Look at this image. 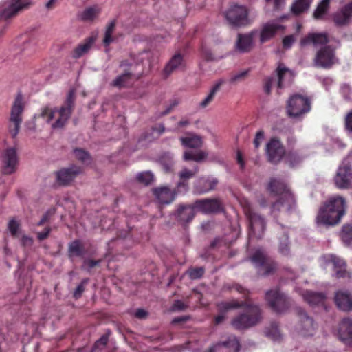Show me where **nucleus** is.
<instances>
[{
  "label": "nucleus",
  "mask_w": 352,
  "mask_h": 352,
  "mask_svg": "<svg viewBox=\"0 0 352 352\" xmlns=\"http://www.w3.org/2000/svg\"><path fill=\"white\" fill-rule=\"evenodd\" d=\"M346 202L341 196L329 199L320 208L316 217L318 226L330 227L338 224L344 216Z\"/></svg>",
  "instance_id": "obj_1"
},
{
  "label": "nucleus",
  "mask_w": 352,
  "mask_h": 352,
  "mask_svg": "<svg viewBox=\"0 0 352 352\" xmlns=\"http://www.w3.org/2000/svg\"><path fill=\"white\" fill-rule=\"evenodd\" d=\"M220 309L228 311L231 309L244 307L243 313L233 318L232 327L239 330L245 329L257 324L261 320V312L257 305L240 303L233 300L230 302H223L220 304Z\"/></svg>",
  "instance_id": "obj_2"
},
{
  "label": "nucleus",
  "mask_w": 352,
  "mask_h": 352,
  "mask_svg": "<svg viewBox=\"0 0 352 352\" xmlns=\"http://www.w3.org/2000/svg\"><path fill=\"white\" fill-rule=\"evenodd\" d=\"M75 100V91L71 89L67 96L64 105L60 108H52L46 106L41 109L39 117L46 122L50 123L53 129L63 128L71 116Z\"/></svg>",
  "instance_id": "obj_3"
},
{
  "label": "nucleus",
  "mask_w": 352,
  "mask_h": 352,
  "mask_svg": "<svg viewBox=\"0 0 352 352\" xmlns=\"http://www.w3.org/2000/svg\"><path fill=\"white\" fill-rule=\"evenodd\" d=\"M267 189L270 192L280 195L279 199L272 206L271 212L275 218L285 215L294 208L295 199L284 182L272 179Z\"/></svg>",
  "instance_id": "obj_4"
},
{
  "label": "nucleus",
  "mask_w": 352,
  "mask_h": 352,
  "mask_svg": "<svg viewBox=\"0 0 352 352\" xmlns=\"http://www.w3.org/2000/svg\"><path fill=\"white\" fill-rule=\"evenodd\" d=\"M310 110L311 101L308 97L296 94L289 98L286 111L290 118L300 120Z\"/></svg>",
  "instance_id": "obj_5"
},
{
  "label": "nucleus",
  "mask_w": 352,
  "mask_h": 352,
  "mask_svg": "<svg viewBox=\"0 0 352 352\" xmlns=\"http://www.w3.org/2000/svg\"><path fill=\"white\" fill-rule=\"evenodd\" d=\"M224 16L228 23L235 28L244 27L252 23L248 18V9L243 6H231L225 12Z\"/></svg>",
  "instance_id": "obj_6"
},
{
  "label": "nucleus",
  "mask_w": 352,
  "mask_h": 352,
  "mask_svg": "<svg viewBox=\"0 0 352 352\" xmlns=\"http://www.w3.org/2000/svg\"><path fill=\"white\" fill-rule=\"evenodd\" d=\"M244 212L249 221V235L251 238L261 239L266 228L265 219L250 208H244Z\"/></svg>",
  "instance_id": "obj_7"
},
{
  "label": "nucleus",
  "mask_w": 352,
  "mask_h": 352,
  "mask_svg": "<svg viewBox=\"0 0 352 352\" xmlns=\"http://www.w3.org/2000/svg\"><path fill=\"white\" fill-rule=\"evenodd\" d=\"M30 0H8L0 10V19L8 20L17 16L20 12L29 8Z\"/></svg>",
  "instance_id": "obj_8"
},
{
  "label": "nucleus",
  "mask_w": 352,
  "mask_h": 352,
  "mask_svg": "<svg viewBox=\"0 0 352 352\" xmlns=\"http://www.w3.org/2000/svg\"><path fill=\"white\" fill-rule=\"evenodd\" d=\"M23 111V96L19 94L14 102L10 113V124L9 131L12 138L19 133L20 125L22 122L21 114Z\"/></svg>",
  "instance_id": "obj_9"
},
{
  "label": "nucleus",
  "mask_w": 352,
  "mask_h": 352,
  "mask_svg": "<svg viewBox=\"0 0 352 352\" xmlns=\"http://www.w3.org/2000/svg\"><path fill=\"white\" fill-rule=\"evenodd\" d=\"M251 261L256 267H259L258 273L263 276L270 274L276 267L274 262L270 260L261 249L255 251Z\"/></svg>",
  "instance_id": "obj_10"
},
{
  "label": "nucleus",
  "mask_w": 352,
  "mask_h": 352,
  "mask_svg": "<svg viewBox=\"0 0 352 352\" xmlns=\"http://www.w3.org/2000/svg\"><path fill=\"white\" fill-rule=\"evenodd\" d=\"M334 184L339 189L352 188V167L344 162L338 168L334 177Z\"/></svg>",
  "instance_id": "obj_11"
},
{
  "label": "nucleus",
  "mask_w": 352,
  "mask_h": 352,
  "mask_svg": "<svg viewBox=\"0 0 352 352\" xmlns=\"http://www.w3.org/2000/svg\"><path fill=\"white\" fill-rule=\"evenodd\" d=\"M265 298L270 307L276 312H283L288 308L286 296L277 289L267 291Z\"/></svg>",
  "instance_id": "obj_12"
},
{
  "label": "nucleus",
  "mask_w": 352,
  "mask_h": 352,
  "mask_svg": "<svg viewBox=\"0 0 352 352\" xmlns=\"http://www.w3.org/2000/svg\"><path fill=\"white\" fill-rule=\"evenodd\" d=\"M285 153V148L280 141L272 138L266 145V154L268 160L273 164L278 163Z\"/></svg>",
  "instance_id": "obj_13"
},
{
  "label": "nucleus",
  "mask_w": 352,
  "mask_h": 352,
  "mask_svg": "<svg viewBox=\"0 0 352 352\" xmlns=\"http://www.w3.org/2000/svg\"><path fill=\"white\" fill-rule=\"evenodd\" d=\"M258 34V32L256 30L245 34H238L235 49L241 53L250 52L254 46L255 38Z\"/></svg>",
  "instance_id": "obj_14"
},
{
  "label": "nucleus",
  "mask_w": 352,
  "mask_h": 352,
  "mask_svg": "<svg viewBox=\"0 0 352 352\" xmlns=\"http://www.w3.org/2000/svg\"><path fill=\"white\" fill-rule=\"evenodd\" d=\"M2 171L10 175L15 172L18 165V155L14 148H8L4 151L1 156Z\"/></svg>",
  "instance_id": "obj_15"
},
{
  "label": "nucleus",
  "mask_w": 352,
  "mask_h": 352,
  "mask_svg": "<svg viewBox=\"0 0 352 352\" xmlns=\"http://www.w3.org/2000/svg\"><path fill=\"white\" fill-rule=\"evenodd\" d=\"M195 208L205 214L217 213L223 210L221 200L217 198L197 200L195 202Z\"/></svg>",
  "instance_id": "obj_16"
},
{
  "label": "nucleus",
  "mask_w": 352,
  "mask_h": 352,
  "mask_svg": "<svg viewBox=\"0 0 352 352\" xmlns=\"http://www.w3.org/2000/svg\"><path fill=\"white\" fill-rule=\"evenodd\" d=\"M333 50L327 46L320 50L315 58V64L321 67H329L336 63Z\"/></svg>",
  "instance_id": "obj_17"
},
{
  "label": "nucleus",
  "mask_w": 352,
  "mask_h": 352,
  "mask_svg": "<svg viewBox=\"0 0 352 352\" xmlns=\"http://www.w3.org/2000/svg\"><path fill=\"white\" fill-rule=\"evenodd\" d=\"M218 182L217 179L212 176L201 177L195 183V192L202 195L212 191L215 189Z\"/></svg>",
  "instance_id": "obj_18"
},
{
  "label": "nucleus",
  "mask_w": 352,
  "mask_h": 352,
  "mask_svg": "<svg viewBox=\"0 0 352 352\" xmlns=\"http://www.w3.org/2000/svg\"><path fill=\"white\" fill-rule=\"evenodd\" d=\"M82 173V169L76 166L72 165L66 168H62L56 173V180L60 185H67L74 179Z\"/></svg>",
  "instance_id": "obj_19"
},
{
  "label": "nucleus",
  "mask_w": 352,
  "mask_h": 352,
  "mask_svg": "<svg viewBox=\"0 0 352 352\" xmlns=\"http://www.w3.org/2000/svg\"><path fill=\"white\" fill-rule=\"evenodd\" d=\"M283 29V26L276 21L264 23L260 31V42L264 43L272 39L276 34Z\"/></svg>",
  "instance_id": "obj_20"
},
{
  "label": "nucleus",
  "mask_w": 352,
  "mask_h": 352,
  "mask_svg": "<svg viewBox=\"0 0 352 352\" xmlns=\"http://www.w3.org/2000/svg\"><path fill=\"white\" fill-rule=\"evenodd\" d=\"M153 193L157 201L161 204H170L176 197L177 190H172L168 186H160L153 189Z\"/></svg>",
  "instance_id": "obj_21"
},
{
  "label": "nucleus",
  "mask_w": 352,
  "mask_h": 352,
  "mask_svg": "<svg viewBox=\"0 0 352 352\" xmlns=\"http://www.w3.org/2000/svg\"><path fill=\"white\" fill-rule=\"evenodd\" d=\"M199 172V167L195 166L192 169H188L186 167L182 168L179 173V182L177 184L176 188L178 192L185 193L188 189L187 181L194 177Z\"/></svg>",
  "instance_id": "obj_22"
},
{
  "label": "nucleus",
  "mask_w": 352,
  "mask_h": 352,
  "mask_svg": "<svg viewBox=\"0 0 352 352\" xmlns=\"http://www.w3.org/2000/svg\"><path fill=\"white\" fill-rule=\"evenodd\" d=\"M315 324L311 318L308 316L305 312H300V324L298 327L299 333L302 336H313L315 332Z\"/></svg>",
  "instance_id": "obj_23"
},
{
  "label": "nucleus",
  "mask_w": 352,
  "mask_h": 352,
  "mask_svg": "<svg viewBox=\"0 0 352 352\" xmlns=\"http://www.w3.org/2000/svg\"><path fill=\"white\" fill-rule=\"evenodd\" d=\"M324 258L327 263L333 267L337 278L344 277L346 275V263L341 258L333 254L327 255Z\"/></svg>",
  "instance_id": "obj_24"
},
{
  "label": "nucleus",
  "mask_w": 352,
  "mask_h": 352,
  "mask_svg": "<svg viewBox=\"0 0 352 352\" xmlns=\"http://www.w3.org/2000/svg\"><path fill=\"white\" fill-rule=\"evenodd\" d=\"M97 40V34H93L79 43L72 52V56L74 58H79L87 54L94 46Z\"/></svg>",
  "instance_id": "obj_25"
},
{
  "label": "nucleus",
  "mask_w": 352,
  "mask_h": 352,
  "mask_svg": "<svg viewBox=\"0 0 352 352\" xmlns=\"http://www.w3.org/2000/svg\"><path fill=\"white\" fill-rule=\"evenodd\" d=\"M352 19V1L344 6L333 14V21L337 25L349 24Z\"/></svg>",
  "instance_id": "obj_26"
},
{
  "label": "nucleus",
  "mask_w": 352,
  "mask_h": 352,
  "mask_svg": "<svg viewBox=\"0 0 352 352\" xmlns=\"http://www.w3.org/2000/svg\"><path fill=\"white\" fill-rule=\"evenodd\" d=\"M338 336L340 340L346 344L352 342V319L344 318L339 326Z\"/></svg>",
  "instance_id": "obj_27"
},
{
  "label": "nucleus",
  "mask_w": 352,
  "mask_h": 352,
  "mask_svg": "<svg viewBox=\"0 0 352 352\" xmlns=\"http://www.w3.org/2000/svg\"><path fill=\"white\" fill-rule=\"evenodd\" d=\"M277 74L278 77V86L282 88L285 85H289L292 82L296 74L294 72L284 65L280 64L277 68Z\"/></svg>",
  "instance_id": "obj_28"
},
{
  "label": "nucleus",
  "mask_w": 352,
  "mask_h": 352,
  "mask_svg": "<svg viewBox=\"0 0 352 352\" xmlns=\"http://www.w3.org/2000/svg\"><path fill=\"white\" fill-rule=\"evenodd\" d=\"M328 43L327 35L324 33L309 34L300 41L301 46L314 45L315 47H320Z\"/></svg>",
  "instance_id": "obj_29"
},
{
  "label": "nucleus",
  "mask_w": 352,
  "mask_h": 352,
  "mask_svg": "<svg viewBox=\"0 0 352 352\" xmlns=\"http://www.w3.org/2000/svg\"><path fill=\"white\" fill-rule=\"evenodd\" d=\"M185 67L183 56L177 53L170 59L164 67V72L166 76H169L175 71L182 69Z\"/></svg>",
  "instance_id": "obj_30"
},
{
  "label": "nucleus",
  "mask_w": 352,
  "mask_h": 352,
  "mask_svg": "<svg viewBox=\"0 0 352 352\" xmlns=\"http://www.w3.org/2000/svg\"><path fill=\"white\" fill-rule=\"evenodd\" d=\"M335 301L339 309L343 311H352V296L346 292H338L335 296Z\"/></svg>",
  "instance_id": "obj_31"
},
{
  "label": "nucleus",
  "mask_w": 352,
  "mask_h": 352,
  "mask_svg": "<svg viewBox=\"0 0 352 352\" xmlns=\"http://www.w3.org/2000/svg\"><path fill=\"white\" fill-rule=\"evenodd\" d=\"M182 146L191 148H198L203 146V138L195 133H188L179 138Z\"/></svg>",
  "instance_id": "obj_32"
},
{
  "label": "nucleus",
  "mask_w": 352,
  "mask_h": 352,
  "mask_svg": "<svg viewBox=\"0 0 352 352\" xmlns=\"http://www.w3.org/2000/svg\"><path fill=\"white\" fill-rule=\"evenodd\" d=\"M224 80L219 79L216 81L211 87L209 93L207 96L200 102L199 106L201 109L207 107L214 99L217 93L220 90Z\"/></svg>",
  "instance_id": "obj_33"
},
{
  "label": "nucleus",
  "mask_w": 352,
  "mask_h": 352,
  "mask_svg": "<svg viewBox=\"0 0 352 352\" xmlns=\"http://www.w3.org/2000/svg\"><path fill=\"white\" fill-rule=\"evenodd\" d=\"M139 78V75H135L133 71L131 69L129 72H126L120 76H118L113 82L112 85L117 87H123L127 86L131 83L132 78Z\"/></svg>",
  "instance_id": "obj_34"
},
{
  "label": "nucleus",
  "mask_w": 352,
  "mask_h": 352,
  "mask_svg": "<svg viewBox=\"0 0 352 352\" xmlns=\"http://www.w3.org/2000/svg\"><path fill=\"white\" fill-rule=\"evenodd\" d=\"M221 346L229 348L230 351L232 352H238L240 349V344L237 338L235 336H230L228 340L219 342L210 348L208 352H214Z\"/></svg>",
  "instance_id": "obj_35"
},
{
  "label": "nucleus",
  "mask_w": 352,
  "mask_h": 352,
  "mask_svg": "<svg viewBox=\"0 0 352 352\" xmlns=\"http://www.w3.org/2000/svg\"><path fill=\"white\" fill-rule=\"evenodd\" d=\"M100 8L98 6L87 8L78 14V18L83 21H93L100 13Z\"/></svg>",
  "instance_id": "obj_36"
},
{
  "label": "nucleus",
  "mask_w": 352,
  "mask_h": 352,
  "mask_svg": "<svg viewBox=\"0 0 352 352\" xmlns=\"http://www.w3.org/2000/svg\"><path fill=\"white\" fill-rule=\"evenodd\" d=\"M195 204L180 207L177 210L179 221L184 223L190 221L195 217Z\"/></svg>",
  "instance_id": "obj_37"
},
{
  "label": "nucleus",
  "mask_w": 352,
  "mask_h": 352,
  "mask_svg": "<svg viewBox=\"0 0 352 352\" xmlns=\"http://www.w3.org/2000/svg\"><path fill=\"white\" fill-rule=\"evenodd\" d=\"M303 298L311 305H319L323 302L325 296L322 293L307 291L302 294Z\"/></svg>",
  "instance_id": "obj_38"
},
{
  "label": "nucleus",
  "mask_w": 352,
  "mask_h": 352,
  "mask_svg": "<svg viewBox=\"0 0 352 352\" xmlns=\"http://www.w3.org/2000/svg\"><path fill=\"white\" fill-rule=\"evenodd\" d=\"M208 156V153L204 151H198L196 152L185 151L184 153L183 159L184 161H194L196 162H201L204 161Z\"/></svg>",
  "instance_id": "obj_39"
},
{
  "label": "nucleus",
  "mask_w": 352,
  "mask_h": 352,
  "mask_svg": "<svg viewBox=\"0 0 352 352\" xmlns=\"http://www.w3.org/2000/svg\"><path fill=\"white\" fill-rule=\"evenodd\" d=\"M159 162L162 166L163 169L166 173H170L173 170L175 161L173 158V155L170 153H163L160 159Z\"/></svg>",
  "instance_id": "obj_40"
},
{
  "label": "nucleus",
  "mask_w": 352,
  "mask_h": 352,
  "mask_svg": "<svg viewBox=\"0 0 352 352\" xmlns=\"http://www.w3.org/2000/svg\"><path fill=\"white\" fill-rule=\"evenodd\" d=\"M331 0H321L314 12L313 16L316 19H321L328 12Z\"/></svg>",
  "instance_id": "obj_41"
},
{
  "label": "nucleus",
  "mask_w": 352,
  "mask_h": 352,
  "mask_svg": "<svg viewBox=\"0 0 352 352\" xmlns=\"http://www.w3.org/2000/svg\"><path fill=\"white\" fill-rule=\"evenodd\" d=\"M311 3L312 0H296L292 7V11L296 14H299L307 11Z\"/></svg>",
  "instance_id": "obj_42"
},
{
  "label": "nucleus",
  "mask_w": 352,
  "mask_h": 352,
  "mask_svg": "<svg viewBox=\"0 0 352 352\" xmlns=\"http://www.w3.org/2000/svg\"><path fill=\"white\" fill-rule=\"evenodd\" d=\"M83 251V247L79 241H72L69 245L68 254L70 258L82 256Z\"/></svg>",
  "instance_id": "obj_43"
},
{
  "label": "nucleus",
  "mask_w": 352,
  "mask_h": 352,
  "mask_svg": "<svg viewBox=\"0 0 352 352\" xmlns=\"http://www.w3.org/2000/svg\"><path fill=\"white\" fill-rule=\"evenodd\" d=\"M116 27V21H111L108 23L106 27L104 37L103 39V44L105 47H108L113 41L112 34Z\"/></svg>",
  "instance_id": "obj_44"
},
{
  "label": "nucleus",
  "mask_w": 352,
  "mask_h": 352,
  "mask_svg": "<svg viewBox=\"0 0 352 352\" xmlns=\"http://www.w3.org/2000/svg\"><path fill=\"white\" fill-rule=\"evenodd\" d=\"M305 157L297 151H289L286 156V161L291 166H295L300 164Z\"/></svg>",
  "instance_id": "obj_45"
},
{
  "label": "nucleus",
  "mask_w": 352,
  "mask_h": 352,
  "mask_svg": "<svg viewBox=\"0 0 352 352\" xmlns=\"http://www.w3.org/2000/svg\"><path fill=\"white\" fill-rule=\"evenodd\" d=\"M136 179L140 183L148 186L153 182L154 175L151 171H146L138 173Z\"/></svg>",
  "instance_id": "obj_46"
},
{
  "label": "nucleus",
  "mask_w": 352,
  "mask_h": 352,
  "mask_svg": "<svg viewBox=\"0 0 352 352\" xmlns=\"http://www.w3.org/2000/svg\"><path fill=\"white\" fill-rule=\"evenodd\" d=\"M265 334L274 341H278L281 338V334L276 323L271 324L270 327L266 329Z\"/></svg>",
  "instance_id": "obj_47"
},
{
  "label": "nucleus",
  "mask_w": 352,
  "mask_h": 352,
  "mask_svg": "<svg viewBox=\"0 0 352 352\" xmlns=\"http://www.w3.org/2000/svg\"><path fill=\"white\" fill-rule=\"evenodd\" d=\"M340 236L345 244L350 245L352 243V226L344 225L342 227Z\"/></svg>",
  "instance_id": "obj_48"
},
{
  "label": "nucleus",
  "mask_w": 352,
  "mask_h": 352,
  "mask_svg": "<svg viewBox=\"0 0 352 352\" xmlns=\"http://www.w3.org/2000/svg\"><path fill=\"white\" fill-rule=\"evenodd\" d=\"M278 250L279 252L283 256H288L289 254L290 251L287 235H285L283 239L280 240Z\"/></svg>",
  "instance_id": "obj_49"
},
{
  "label": "nucleus",
  "mask_w": 352,
  "mask_h": 352,
  "mask_svg": "<svg viewBox=\"0 0 352 352\" xmlns=\"http://www.w3.org/2000/svg\"><path fill=\"white\" fill-rule=\"evenodd\" d=\"M75 157L84 163H87L90 160L89 155L82 149H75L74 151Z\"/></svg>",
  "instance_id": "obj_50"
},
{
  "label": "nucleus",
  "mask_w": 352,
  "mask_h": 352,
  "mask_svg": "<svg viewBox=\"0 0 352 352\" xmlns=\"http://www.w3.org/2000/svg\"><path fill=\"white\" fill-rule=\"evenodd\" d=\"M188 273L191 279H197L203 276L204 270L203 267L191 269L188 272Z\"/></svg>",
  "instance_id": "obj_51"
},
{
  "label": "nucleus",
  "mask_w": 352,
  "mask_h": 352,
  "mask_svg": "<svg viewBox=\"0 0 352 352\" xmlns=\"http://www.w3.org/2000/svg\"><path fill=\"white\" fill-rule=\"evenodd\" d=\"M100 261H94L91 259H86L84 261L83 264L82 265V269L86 271L89 272L92 268L99 265Z\"/></svg>",
  "instance_id": "obj_52"
},
{
  "label": "nucleus",
  "mask_w": 352,
  "mask_h": 352,
  "mask_svg": "<svg viewBox=\"0 0 352 352\" xmlns=\"http://www.w3.org/2000/svg\"><path fill=\"white\" fill-rule=\"evenodd\" d=\"M108 337L102 336L98 341L96 342L92 352H98V349H101L104 347L107 343Z\"/></svg>",
  "instance_id": "obj_53"
},
{
  "label": "nucleus",
  "mask_w": 352,
  "mask_h": 352,
  "mask_svg": "<svg viewBox=\"0 0 352 352\" xmlns=\"http://www.w3.org/2000/svg\"><path fill=\"white\" fill-rule=\"evenodd\" d=\"M248 74V71L244 70V71H241L239 73H236L235 74H233L230 77V82H236L238 81H241V80H243L247 76Z\"/></svg>",
  "instance_id": "obj_54"
},
{
  "label": "nucleus",
  "mask_w": 352,
  "mask_h": 352,
  "mask_svg": "<svg viewBox=\"0 0 352 352\" xmlns=\"http://www.w3.org/2000/svg\"><path fill=\"white\" fill-rule=\"evenodd\" d=\"M87 283V279H84L82 283L78 285L74 292V296L76 298H78L81 296L82 292H84L85 290V285Z\"/></svg>",
  "instance_id": "obj_55"
},
{
  "label": "nucleus",
  "mask_w": 352,
  "mask_h": 352,
  "mask_svg": "<svg viewBox=\"0 0 352 352\" xmlns=\"http://www.w3.org/2000/svg\"><path fill=\"white\" fill-rule=\"evenodd\" d=\"M264 140V133L262 131H259L256 133L254 140V145L256 148H258L263 140Z\"/></svg>",
  "instance_id": "obj_56"
},
{
  "label": "nucleus",
  "mask_w": 352,
  "mask_h": 352,
  "mask_svg": "<svg viewBox=\"0 0 352 352\" xmlns=\"http://www.w3.org/2000/svg\"><path fill=\"white\" fill-rule=\"evenodd\" d=\"M19 225L15 220L10 221L8 229L12 235H16L18 232Z\"/></svg>",
  "instance_id": "obj_57"
},
{
  "label": "nucleus",
  "mask_w": 352,
  "mask_h": 352,
  "mask_svg": "<svg viewBox=\"0 0 352 352\" xmlns=\"http://www.w3.org/2000/svg\"><path fill=\"white\" fill-rule=\"evenodd\" d=\"M267 3H272L274 10H280L285 5V0H265Z\"/></svg>",
  "instance_id": "obj_58"
},
{
  "label": "nucleus",
  "mask_w": 352,
  "mask_h": 352,
  "mask_svg": "<svg viewBox=\"0 0 352 352\" xmlns=\"http://www.w3.org/2000/svg\"><path fill=\"white\" fill-rule=\"evenodd\" d=\"M294 37L292 35L285 36L283 41L284 47L287 49L290 48L292 44L294 43Z\"/></svg>",
  "instance_id": "obj_59"
},
{
  "label": "nucleus",
  "mask_w": 352,
  "mask_h": 352,
  "mask_svg": "<svg viewBox=\"0 0 352 352\" xmlns=\"http://www.w3.org/2000/svg\"><path fill=\"white\" fill-rule=\"evenodd\" d=\"M134 316L138 319H145L148 316V312L144 309H138L133 314Z\"/></svg>",
  "instance_id": "obj_60"
},
{
  "label": "nucleus",
  "mask_w": 352,
  "mask_h": 352,
  "mask_svg": "<svg viewBox=\"0 0 352 352\" xmlns=\"http://www.w3.org/2000/svg\"><path fill=\"white\" fill-rule=\"evenodd\" d=\"M178 104V102L176 100H174L169 106H168L166 109L162 112L160 113L159 116L162 117L165 115H167L169 113L174 107H175Z\"/></svg>",
  "instance_id": "obj_61"
},
{
  "label": "nucleus",
  "mask_w": 352,
  "mask_h": 352,
  "mask_svg": "<svg viewBox=\"0 0 352 352\" xmlns=\"http://www.w3.org/2000/svg\"><path fill=\"white\" fill-rule=\"evenodd\" d=\"M345 124L346 129L352 133V111L349 113L345 119Z\"/></svg>",
  "instance_id": "obj_62"
},
{
  "label": "nucleus",
  "mask_w": 352,
  "mask_h": 352,
  "mask_svg": "<svg viewBox=\"0 0 352 352\" xmlns=\"http://www.w3.org/2000/svg\"><path fill=\"white\" fill-rule=\"evenodd\" d=\"M51 231L50 228H45V230L37 233V237L40 241L45 239Z\"/></svg>",
  "instance_id": "obj_63"
},
{
  "label": "nucleus",
  "mask_w": 352,
  "mask_h": 352,
  "mask_svg": "<svg viewBox=\"0 0 352 352\" xmlns=\"http://www.w3.org/2000/svg\"><path fill=\"white\" fill-rule=\"evenodd\" d=\"M185 307H186L185 305L181 300H176L173 305V310L181 311V310H184L185 309Z\"/></svg>",
  "instance_id": "obj_64"
}]
</instances>
